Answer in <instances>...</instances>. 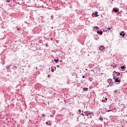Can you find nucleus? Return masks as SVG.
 Returning <instances> with one entry per match:
<instances>
[{"label":"nucleus","mask_w":127,"mask_h":127,"mask_svg":"<svg viewBox=\"0 0 127 127\" xmlns=\"http://www.w3.org/2000/svg\"><path fill=\"white\" fill-rule=\"evenodd\" d=\"M121 69H122V70H124V69H125V66L123 65L122 66H121Z\"/></svg>","instance_id":"11"},{"label":"nucleus","mask_w":127,"mask_h":127,"mask_svg":"<svg viewBox=\"0 0 127 127\" xmlns=\"http://www.w3.org/2000/svg\"><path fill=\"white\" fill-rule=\"evenodd\" d=\"M105 49V47L101 46L100 47L99 50L100 51H103Z\"/></svg>","instance_id":"3"},{"label":"nucleus","mask_w":127,"mask_h":127,"mask_svg":"<svg viewBox=\"0 0 127 127\" xmlns=\"http://www.w3.org/2000/svg\"><path fill=\"white\" fill-rule=\"evenodd\" d=\"M94 14H95L96 17L99 16V15H98V12H96Z\"/></svg>","instance_id":"8"},{"label":"nucleus","mask_w":127,"mask_h":127,"mask_svg":"<svg viewBox=\"0 0 127 127\" xmlns=\"http://www.w3.org/2000/svg\"><path fill=\"white\" fill-rule=\"evenodd\" d=\"M84 119H85V117L84 118Z\"/></svg>","instance_id":"33"},{"label":"nucleus","mask_w":127,"mask_h":127,"mask_svg":"<svg viewBox=\"0 0 127 127\" xmlns=\"http://www.w3.org/2000/svg\"><path fill=\"white\" fill-rule=\"evenodd\" d=\"M78 113H79V114H81V110H78Z\"/></svg>","instance_id":"15"},{"label":"nucleus","mask_w":127,"mask_h":127,"mask_svg":"<svg viewBox=\"0 0 127 127\" xmlns=\"http://www.w3.org/2000/svg\"><path fill=\"white\" fill-rule=\"evenodd\" d=\"M81 115H82V116H83V117H84V114H80Z\"/></svg>","instance_id":"22"},{"label":"nucleus","mask_w":127,"mask_h":127,"mask_svg":"<svg viewBox=\"0 0 127 127\" xmlns=\"http://www.w3.org/2000/svg\"><path fill=\"white\" fill-rule=\"evenodd\" d=\"M121 75V73L120 72H117V76H120Z\"/></svg>","instance_id":"14"},{"label":"nucleus","mask_w":127,"mask_h":127,"mask_svg":"<svg viewBox=\"0 0 127 127\" xmlns=\"http://www.w3.org/2000/svg\"><path fill=\"white\" fill-rule=\"evenodd\" d=\"M57 67L58 68H59V67H60V65H57Z\"/></svg>","instance_id":"19"},{"label":"nucleus","mask_w":127,"mask_h":127,"mask_svg":"<svg viewBox=\"0 0 127 127\" xmlns=\"http://www.w3.org/2000/svg\"><path fill=\"white\" fill-rule=\"evenodd\" d=\"M126 124H127V121L126 122Z\"/></svg>","instance_id":"32"},{"label":"nucleus","mask_w":127,"mask_h":127,"mask_svg":"<svg viewBox=\"0 0 127 127\" xmlns=\"http://www.w3.org/2000/svg\"><path fill=\"white\" fill-rule=\"evenodd\" d=\"M99 120H100V121H101V122H103V118H102V117L100 118Z\"/></svg>","instance_id":"10"},{"label":"nucleus","mask_w":127,"mask_h":127,"mask_svg":"<svg viewBox=\"0 0 127 127\" xmlns=\"http://www.w3.org/2000/svg\"><path fill=\"white\" fill-rule=\"evenodd\" d=\"M93 28H96V29H99V27L98 26H95L93 27Z\"/></svg>","instance_id":"12"},{"label":"nucleus","mask_w":127,"mask_h":127,"mask_svg":"<svg viewBox=\"0 0 127 127\" xmlns=\"http://www.w3.org/2000/svg\"><path fill=\"white\" fill-rule=\"evenodd\" d=\"M49 126H51V124H49Z\"/></svg>","instance_id":"29"},{"label":"nucleus","mask_w":127,"mask_h":127,"mask_svg":"<svg viewBox=\"0 0 127 127\" xmlns=\"http://www.w3.org/2000/svg\"><path fill=\"white\" fill-rule=\"evenodd\" d=\"M83 91H85L87 92V91H88V88H87V87H86V88H83Z\"/></svg>","instance_id":"6"},{"label":"nucleus","mask_w":127,"mask_h":127,"mask_svg":"<svg viewBox=\"0 0 127 127\" xmlns=\"http://www.w3.org/2000/svg\"><path fill=\"white\" fill-rule=\"evenodd\" d=\"M84 114L86 117H87L88 118H90V119L92 118V112L90 111H86L84 112Z\"/></svg>","instance_id":"1"},{"label":"nucleus","mask_w":127,"mask_h":127,"mask_svg":"<svg viewBox=\"0 0 127 127\" xmlns=\"http://www.w3.org/2000/svg\"><path fill=\"white\" fill-rule=\"evenodd\" d=\"M54 61L55 62H56V63H57V62L59 61V60H54Z\"/></svg>","instance_id":"13"},{"label":"nucleus","mask_w":127,"mask_h":127,"mask_svg":"<svg viewBox=\"0 0 127 127\" xmlns=\"http://www.w3.org/2000/svg\"><path fill=\"white\" fill-rule=\"evenodd\" d=\"M42 117L44 118L45 117V115L44 114H42Z\"/></svg>","instance_id":"18"},{"label":"nucleus","mask_w":127,"mask_h":127,"mask_svg":"<svg viewBox=\"0 0 127 127\" xmlns=\"http://www.w3.org/2000/svg\"><path fill=\"white\" fill-rule=\"evenodd\" d=\"M105 100H108V98H105Z\"/></svg>","instance_id":"28"},{"label":"nucleus","mask_w":127,"mask_h":127,"mask_svg":"<svg viewBox=\"0 0 127 127\" xmlns=\"http://www.w3.org/2000/svg\"><path fill=\"white\" fill-rule=\"evenodd\" d=\"M51 71H52V72H54V69L52 68V69H51Z\"/></svg>","instance_id":"17"},{"label":"nucleus","mask_w":127,"mask_h":127,"mask_svg":"<svg viewBox=\"0 0 127 127\" xmlns=\"http://www.w3.org/2000/svg\"><path fill=\"white\" fill-rule=\"evenodd\" d=\"M18 30H19V28H17Z\"/></svg>","instance_id":"25"},{"label":"nucleus","mask_w":127,"mask_h":127,"mask_svg":"<svg viewBox=\"0 0 127 127\" xmlns=\"http://www.w3.org/2000/svg\"><path fill=\"white\" fill-rule=\"evenodd\" d=\"M97 33L98 34H100V35H102V34H103V31H97Z\"/></svg>","instance_id":"5"},{"label":"nucleus","mask_w":127,"mask_h":127,"mask_svg":"<svg viewBox=\"0 0 127 127\" xmlns=\"http://www.w3.org/2000/svg\"><path fill=\"white\" fill-rule=\"evenodd\" d=\"M82 78H85V76L83 75V76H82Z\"/></svg>","instance_id":"26"},{"label":"nucleus","mask_w":127,"mask_h":127,"mask_svg":"<svg viewBox=\"0 0 127 127\" xmlns=\"http://www.w3.org/2000/svg\"><path fill=\"white\" fill-rule=\"evenodd\" d=\"M113 10L114 11H115V12H119V10H117L116 8H113Z\"/></svg>","instance_id":"7"},{"label":"nucleus","mask_w":127,"mask_h":127,"mask_svg":"<svg viewBox=\"0 0 127 127\" xmlns=\"http://www.w3.org/2000/svg\"><path fill=\"white\" fill-rule=\"evenodd\" d=\"M50 77V74L48 75V77L49 78Z\"/></svg>","instance_id":"20"},{"label":"nucleus","mask_w":127,"mask_h":127,"mask_svg":"<svg viewBox=\"0 0 127 127\" xmlns=\"http://www.w3.org/2000/svg\"><path fill=\"white\" fill-rule=\"evenodd\" d=\"M46 125H49V124H48V122H46Z\"/></svg>","instance_id":"21"},{"label":"nucleus","mask_w":127,"mask_h":127,"mask_svg":"<svg viewBox=\"0 0 127 127\" xmlns=\"http://www.w3.org/2000/svg\"><path fill=\"white\" fill-rule=\"evenodd\" d=\"M7 2H9L10 1V0H6Z\"/></svg>","instance_id":"16"},{"label":"nucleus","mask_w":127,"mask_h":127,"mask_svg":"<svg viewBox=\"0 0 127 127\" xmlns=\"http://www.w3.org/2000/svg\"><path fill=\"white\" fill-rule=\"evenodd\" d=\"M102 102H104V103L105 102V100H102Z\"/></svg>","instance_id":"27"},{"label":"nucleus","mask_w":127,"mask_h":127,"mask_svg":"<svg viewBox=\"0 0 127 127\" xmlns=\"http://www.w3.org/2000/svg\"><path fill=\"white\" fill-rule=\"evenodd\" d=\"M120 35H121V36H123V37H125L126 34H125V32L123 31L122 33H120Z\"/></svg>","instance_id":"2"},{"label":"nucleus","mask_w":127,"mask_h":127,"mask_svg":"<svg viewBox=\"0 0 127 127\" xmlns=\"http://www.w3.org/2000/svg\"><path fill=\"white\" fill-rule=\"evenodd\" d=\"M114 79L115 80V82H116L117 83H118V82H120V79H119V78H115L114 77Z\"/></svg>","instance_id":"4"},{"label":"nucleus","mask_w":127,"mask_h":127,"mask_svg":"<svg viewBox=\"0 0 127 127\" xmlns=\"http://www.w3.org/2000/svg\"><path fill=\"white\" fill-rule=\"evenodd\" d=\"M9 67H10V65H9V66H8L7 68H9Z\"/></svg>","instance_id":"23"},{"label":"nucleus","mask_w":127,"mask_h":127,"mask_svg":"<svg viewBox=\"0 0 127 127\" xmlns=\"http://www.w3.org/2000/svg\"><path fill=\"white\" fill-rule=\"evenodd\" d=\"M112 27H108V30H110V32H111L112 31L111 30L112 29Z\"/></svg>","instance_id":"9"},{"label":"nucleus","mask_w":127,"mask_h":127,"mask_svg":"<svg viewBox=\"0 0 127 127\" xmlns=\"http://www.w3.org/2000/svg\"><path fill=\"white\" fill-rule=\"evenodd\" d=\"M60 62H62V61H60Z\"/></svg>","instance_id":"30"},{"label":"nucleus","mask_w":127,"mask_h":127,"mask_svg":"<svg viewBox=\"0 0 127 127\" xmlns=\"http://www.w3.org/2000/svg\"><path fill=\"white\" fill-rule=\"evenodd\" d=\"M112 110H108L107 112H111Z\"/></svg>","instance_id":"24"},{"label":"nucleus","mask_w":127,"mask_h":127,"mask_svg":"<svg viewBox=\"0 0 127 127\" xmlns=\"http://www.w3.org/2000/svg\"><path fill=\"white\" fill-rule=\"evenodd\" d=\"M107 31H108V30H106V32H107Z\"/></svg>","instance_id":"31"}]
</instances>
